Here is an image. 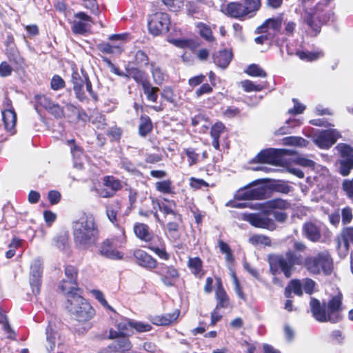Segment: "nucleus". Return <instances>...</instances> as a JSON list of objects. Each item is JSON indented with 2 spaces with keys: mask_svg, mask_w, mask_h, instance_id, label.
<instances>
[{
  "mask_svg": "<svg viewBox=\"0 0 353 353\" xmlns=\"http://www.w3.org/2000/svg\"><path fill=\"white\" fill-rule=\"evenodd\" d=\"M270 272L276 275L283 272L286 278L291 277L294 265H304L312 274L323 273L329 275L333 270V261L327 251L309 256L303 260L301 254L288 251L284 255H270L268 258Z\"/></svg>",
  "mask_w": 353,
  "mask_h": 353,
  "instance_id": "obj_1",
  "label": "nucleus"
},
{
  "mask_svg": "<svg viewBox=\"0 0 353 353\" xmlns=\"http://www.w3.org/2000/svg\"><path fill=\"white\" fill-rule=\"evenodd\" d=\"M72 234L75 246L80 250H87L96 245L99 230L94 215L83 213L72 222Z\"/></svg>",
  "mask_w": 353,
  "mask_h": 353,
  "instance_id": "obj_2",
  "label": "nucleus"
},
{
  "mask_svg": "<svg viewBox=\"0 0 353 353\" xmlns=\"http://www.w3.org/2000/svg\"><path fill=\"white\" fill-rule=\"evenodd\" d=\"M331 0H325V3L319 2L311 12H305L304 21L311 28L310 34L316 36L321 31V25L330 21L333 15L330 10H325L328 3ZM305 3L306 0H303Z\"/></svg>",
  "mask_w": 353,
  "mask_h": 353,
  "instance_id": "obj_3",
  "label": "nucleus"
},
{
  "mask_svg": "<svg viewBox=\"0 0 353 353\" xmlns=\"http://www.w3.org/2000/svg\"><path fill=\"white\" fill-rule=\"evenodd\" d=\"M68 302L67 307L79 322L87 323L95 314L94 308L80 295H73Z\"/></svg>",
  "mask_w": 353,
  "mask_h": 353,
  "instance_id": "obj_4",
  "label": "nucleus"
},
{
  "mask_svg": "<svg viewBox=\"0 0 353 353\" xmlns=\"http://www.w3.org/2000/svg\"><path fill=\"white\" fill-rule=\"evenodd\" d=\"M259 183L260 181L257 180L239 190L237 197L243 200L266 199L269 195L270 188L266 185Z\"/></svg>",
  "mask_w": 353,
  "mask_h": 353,
  "instance_id": "obj_5",
  "label": "nucleus"
},
{
  "mask_svg": "<svg viewBox=\"0 0 353 353\" xmlns=\"http://www.w3.org/2000/svg\"><path fill=\"white\" fill-rule=\"evenodd\" d=\"M170 19L165 12H156L150 16L148 23L149 32L154 36L165 33L169 30Z\"/></svg>",
  "mask_w": 353,
  "mask_h": 353,
  "instance_id": "obj_6",
  "label": "nucleus"
},
{
  "mask_svg": "<svg viewBox=\"0 0 353 353\" xmlns=\"http://www.w3.org/2000/svg\"><path fill=\"white\" fill-rule=\"evenodd\" d=\"M336 149L342 158L339 161L340 173L347 176L353 168V148L346 143H339Z\"/></svg>",
  "mask_w": 353,
  "mask_h": 353,
  "instance_id": "obj_7",
  "label": "nucleus"
},
{
  "mask_svg": "<svg viewBox=\"0 0 353 353\" xmlns=\"http://www.w3.org/2000/svg\"><path fill=\"white\" fill-rule=\"evenodd\" d=\"M2 119L6 131L13 134L15 132L17 114L10 99L6 98L1 110Z\"/></svg>",
  "mask_w": 353,
  "mask_h": 353,
  "instance_id": "obj_8",
  "label": "nucleus"
},
{
  "mask_svg": "<svg viewBox=\"0 0 353 353\" xmlns=\"http://www.w3.org/2000/svg\"><path fill=\"white\" fill-rule=\"evenodd\" d=\"M341 137L340 133L335 129L321 130L314 136V142L322 149H327L334 145Z\"/></svg>",
  "mask_w": 353,
  "mask_h": 353,
  "instance_id": "obj_9",
  "label": "nucleus"
},
{
  "mask_svg": "<svg viewBox=\"0 0 353 353\" xmlns=\"http://www.w3.org/2000/svg\"><path fill=\"white\" fill-rule=\"evenodd\" d=\"M284 21V15L280 14L276 17L266 19L263 23L257 28L256 32L259 34L268 33L274 36L281 32V27Z\"/></svg>",
  "mask_w": 353,
  "mask_h": 353,
  "instance_id": "obj_10",
  "label": "nucleus"
},
{
  "mask_svg": "<svg viewBox=\"0 0 353 353\" xmlns=\"http://www.w3.org/2000/svg\"><path fill=\"white\" fill-rule=\"evenodd\" d=\"M42 271V261L39 258L35 259L30 265V284L34 294H38L40 292Z\"/></svg>",
  "mask_w": 353,
  "mask_h": 353,
  "instance_id": "obj_11",
  "label": "nucleus"
},
{
  "mask_svg": "<svg viewBox=\"0 0 353 353\" xmlns=\"http://www.w3.org/2000/svg\"><path fill=\"white\" fill-rule=\"evenodd\" d=\"M243 219L248 221L252 226L273 230L275 228L274 221L262 214H243Z\"/></svg>",
  "mask_w": 353,
  "mask_h": 353,
  "instance_id": "obj_12",
  "label": "nucleus"
},
{
  "mask_svg": "<svg viewBox=\"0 0 353 353\" xmlns=\"http://www.w3.org/2000/svg\"><path fill=\"white\" fill-rule=\"evenodd\" d=\"M281 152L282 150L280 149H266L261 151L252 162L277 165L281 160Z\"/></svg>",
  "mask_w": 353,
  "mask_h": 353,
  "instance_id": "obj_13",
  "label": "nucleus"
},
{
  "mask_svg": "<svg viewBox=\"0 0 353 353\" xmlns=\"http://www.w3.org/2000/svg\"><path fill=\"white\" fill-rule=\"evenodd\" d=\"M336 241L340 256H346L348 253L350 244L353 243V227L346 228L343 230Z\"/></svg>",
  "mask_w": 353,
  "mask_h": 353,
  "instance_id": "obj_14",
  "label": "nucleus"
},
{
  "mask_svg": "<svg viewBox=\"0 0 353 353\" xmlns=\"http://www.w3.org/2000/svg\"><path fill=\"white\" fill-rule=\"evenodd\" d=\"M76 20L72 22V30L74 34H83L90 28L92 18L83 12L74 14Z\"/></svg>",
  "mask_w": 353,
  "mask_h": 353,
  "instance_id": "obj_15",
  "label": "nucleus"
},
{
  "mask_svg": "<svg viewBox=\"0 0 353 353\" xmlns=\"http://www.w3.org/2000/svg\"><path fill=\"white\" fill-rule=\"evenodd\" d=\"M81 76L78 72H73L72 74V82L76 97L81 101L86 99V96L83 90L84 85L87 81L88 75L83 70Z\"/></svg>",
  "mask_w": 353,
  "mask_h": 353,
  "instance_id": "obj_16",
  "label": "nucleus"
},
{
  "mask_svg": "<svg viewBox=\"0 0 353 353\" xmlns=\"http://www.w3.org/2000/svg\"><path fill=\"white\" fill-rule=\"evenodd\" d=\"M133 333L131 327V321L121 318L116 321L114 328H112L110 331V337H122L129 336Z\"/></svg>",
  "mask_w": 353,
  "mask_h": 353,
  "instance_id": "obj_17",
  "label": "nucleus"
},
{
  "mask_svg": "<svg viewBox=\"0 0 353 353\" xmlns=\"http://www.w3.org/2000/svg\"><path fill=\"white\" fill-rule=\"evenodd\" d=\"M342 294H338L332 297L327 303L328 321L336 323L341 319Z\"/></svg>",
  "mask_w": 353,
  "mask_h": 353,
  "instance_id": "obj_18",
  "label": "nucleus"
},
{
  "mask_svg": "<svg viewBox=\"0 0 353 353\" xmlns=\"http://www.w3.org/2000/svg\"><path fill=\"white\" fill-rule=\"evenodd\" d=\"M99 254L110 259H121L123 254L119 252L114 247L113 242L110 239H105L98 246Z\"/></svg>",
  "mask_w": 353,
  "mask_h": 353,
  "instance_id": "obj_19",
  "label": "nucleus"
},
{
  "mask_svg": "<svg viewBox=\"0 0 353 353\" xmlns=\"http://www.w3.org/2000/svg\"><path fill=\"white\" fill-rule=\"evenodd\" d=\"M134 256L137 263L147 270H151L157 268V261L145 251L137 249L134 251Z\"/></svg>",
  "mask_w": 353,
  "mask_h": 353,
  "instance_id": "obj_20",
  "label": "nucleus"
},
{
  "mask_svg": "<svg viewBox=\"0 0 353 353\" xmlns=\"http://www.w3.org/2000/svg\"><path fill=\"white\" fill-rule=\"evenodd\" d=\"M59 337V334L56 325L50 322L46 329V341L44 343L48 353H52L54 350Z\"/></svg>",
  "mask_w": 353,
  "mask_h": 353,
  "instance_id": "obj_21",
  "label": "nucleus"
},
{
  "mask_svg": "<svg viewBox=\"0 0 353 353\" xmlns=\"http://www.w3.org/2000/svg\"><path fill=\"white\" fill-rule=\"evenodd\" d=\"M221 11L225 15L235 19H241L245 16L242 3L231 2L221 6Z\"/></svg>",
  "mask_w": 353,
  "mask_h": 353,
  "instance_id": "obj_22",
  "label": "nucleus"
},
{
  "mask_svg": "<svg viewBox=\"0 0 353 353\" xmlns=\"http://www.w3.org/2000/svg\"><path fill=\"white\" fill-rule=\"evenodd\" d=\"M161 276V280L163 283L168 286H173L176 279L179 277L178 270L173 266H165L161 270L156 272Z\"/></svg>",
  "mask_w": 353,
  "mask_h": 353,
  "instance_id": "obj_23",
  "label": "nucleus"
},
{
  "mask_svg": "<svg viewBox=\"0 0 353 353\" xmlns=\"http://www.w3.org/2000/svg\"><path fill=\"white\" fill-rule=\"evenodd\" d=\"M310 308L315 319L319 322L328 321V312L325 305H321L319 300L312 298L310 301Z\"/></svg>",
  "mask_w": 353,
  "mask_h": 353,
  "instance_id": "obj_24",
  "label": "nucleus"
},
{
  "mask_svg": "<svg viewBox=\"0 0 353 353\" xmlns=\"http://www.w3.org/2000/svg\"><path fill=\"white\" fill-rule=\"evenodd\" d=\"M157 204L159 209L162 212L167 219H172L176 217L178 220L181 219V215L175 210V203L173 201L165 199L164 201H157Z\"/></svg>",
  "mask_w": 353,
  "mask_h": 353,
  "instance_id": "obj_25",
  "label": "nucleus"
},
{
  "mask_svg": "<svg viewBox=\"0 0 353 353\" xmlns=\"http://www.w3.org/2000/svg\"><path fill=\"white\" fill-rule=\"evenodd\" d=\"M232 58V53L228 50H223L213 54L214 63L219 68L225 69L228 67Z\"/></svg>",
  "mask_w": 353,
  "mask_h": 353,
  "instance_id": "obj_26",
  "label": "nucleus"
},
{
  "mask_svg": "<svg viewBox=\"0 0 353 353\" xmlns=\"http://www.w3.org/2000/svg\"><path fill=\"white\" fill-rule=\"evenodd\" d=\"M134 232L137 237L147 243L151 242L154 238L152 232L150 231L148 225L145 223L134 224Z\"/></svg>",
  "mask_w": 353,
  "mask_h": 353,
  "instance_id": "obj_27",
  "label": "nucleus"
},
{
  "mask_svg": "<svg viewBox=\"0 0 353 353\" xmlns=\"http://www.w3.org/2000/svg\"><path fill=\"white\" fill-rule=\"evenodd\" d=\"M217 281V287L216 290V299L217 301L216 309L219 307H227L229 304V300L228 295L223 288L221 281L220 279H216Z\"/></svg>",
  "mask_w": 353,
  "mask_h": 353,
  "instance_id": "obj_28",
  "label": "nucleus"
},
{
  "mask_svg": "<svg viewBox=\"0 0 353 353\" xmlns=\"http://www.w3.org/2000/svg\"><path fill=\"white\" fill-rule=\"evenodd\" d=\"M60 290L68 295V300L72 299L73 295H79L76 292L79 290L77 283L68 279H63L59 285Z\"/></svg>",
  "mask_w": 353,
  "mask_h": 353,
  "instance_id": "obj_29",
  "label": "nucleus"
},
{
  "mask_svg": "<svg viewBox=\"0 0 353 353\" xmlns=\"http://www.w3.org/2000/svg\"><path fill=\"white\" fill-rule=\"evenodd\" d=\"M173 221L171 219L166 225V234L168 237L174 241L179 239L180 235L179 234V224L181 223V219L178 220L176 217H173Z\"/></svg>",
  "mask_w": 353,
  "mask_h": 353,
  "instance_id": "obj_30",
  "label": "nucleus"
},
{
  "mask_svg": "<svg viewBox=\"0 0 353 353\" xmlns=\"http://www.w3.org/2000/svg\"><path fill=\"white\" fill-rule=\"evenodd\" d=\"M303 233L309 240L313 242L319 241L321 236L319 228L312 223L304 224Z\"/></svg>",
  "mask_w": 353,
  "mask_h": 353,
  "instance_id": "obj_31",
  "label": "nucleus"
},
{
  "mask_svg": "<svg viewBox=\"0 0 353 353\" xmlns=\"http://www.w3.org/2000/svg\"><path fill=\"white\" fill-rule=\"evenodd\" d=\"M179 311L175 310L172 314H165L162 316H157L153 319L152 323L157 325H168L177 319Z\"/></svg>",
  "mask_w": 353,
  "mask_h": 353,
  "instance_id": "obj_32",
  "label": "nucleus"
},
{
  "mask_svg": "<svg viewBox=\"0 0 353 353\" xmlns=\"http://www.w3.org/2000/svg\"><path fill=\"white\" fill-rule=\"evenodd\" d=\"M151 65V72L152 75V78L154 82L157 85H161L167 79L168 76L165 72L159 65H157L155 63H152Z\"/></svg>",
  "mask_w": 353,
  "mask_h": 353,
  "instance_id": "obj_33",
  "label": "nucleus"
},
{
  "mask_svg": "<svg viewBox=\"0 0 353 353\" xmlns=\"http://www.w3.org/2000/svg\"><path fill=\"white\" fill-rule=\"evenodd\" d=\"M113 339H115L113 347L117 352H124L129 350L132 347L128 336L115 337Z\"/></svg>",
  "mask_w": 353,
  "mask_h": 353,
  "instance_id": "obj_34",
  "label": "nucleus"
},
{
  "mask_svg": "<svg viewBox=\"0 0 353 353\" xmlns=\"http://www.w3.org/2000/svg\"><path fill=\"white\" fill-rule=\"evenodd\" d=\"M152 123L150 118L148 115H142L140 118L139 126V133L141 137H145L151 132Z\"/></svg>",
  "mask_w": 353,
  "mask_h": 353,
  "instance_id": "obj_35",
  "label": "nucleus"
},
{
  "mask_svg": "<svg viewBox=\"0 0 353 353\" xmlns=\"http://www.w3.org/2000/svg\"><path fill=\"white\" fill-rule=\"evenodd\" d=\"M297 56L301 59L307 61H316L323 57L324 54L321 50L317 51H298Z\"/></svg>",
  "mask_w": 353,
  "mask_h": 353,
  "instance_id": "obj_36",
  "label": "nucleus"
},
{
  "mask_svg": "<svg viewBox=\"0 0 353 353\" xmlns=\"http://www.w3.org/2000/svg\"><path fill=\"white\" fill-rule=\"evenodd\" d=\"M144 94L146 96L147 99L151 102H157L158 99V91L159 89L157 87H153L150 83H145L142 87Z\"/></svg>",
  "mask_w": 353,
  "mask_h": 353,
  "instance_id": "obj_37",
  "label": "nucleus"
},
{
  "mask_svg": "<svg viewBox=\"0 0 353 353\" xmlns=\"http://www.w3.org/2000/svg\"><path fill=\"white\" fill-rule=\"evenodd\" d=\"M103 185L109 188L114 194L121 188V181L112 176H106L103 178Z\"/></svg>",
  "mask_w": 353,
  "mask_h": 353,
  "instance_id": "obj_38",
  "label": "nucleus"
},
{
  "mask_svg": "<svg viewBox=\"0 0 353 353\" xmlns=\"http://www.w3.org/2000/svg\"><path fill=\"white\" fill-rule=\"evenodd\" d=\"M156 190L163 194H174V188L170 180L158 181L155 184Z\"/></svg>",
  "mask_w": 353,
  "mask_h": 353,
  "instance_id": "obj_39",
  "label": "nucleus"
},
{
  "mask_svg": "<svg viewBox=\"0 0 353 353\" xmlns=\"http://www.w3.org/2000/svg\"><path fill=\"white\" fill-rule=\"evenodd\" d=\"M267 206L268 208L273 210L279 209L285 210L290 208V203L286 200L276 199L268 201Z\"/></svg>",
  "mask_w": 353,
  "mask_h": 353,
  "instance_id": "obj_40",
  "label": "nucleus"
},
{
  "mask_svg": "<svg viewBox=\"0 0 353 353\" xmlns=\"http://www.w3.org/2000/svg\"><path fill=\"white\" fill-rule=\"evenodd\" d=\"M99 50L108 54H121L123 51L122 45L121 43L112 46L107 43H103L98 46Z\"/></svg>",
  "mask_w": 353,
  "mask_h": 353,
  "instance_id": "obj_41",
  "label": "nucleus"
},
{
  "mask_svg": "<svg viewBox=\"0 0 353 353\" xmlns=\"http://www.w3.org/2000/svg\"><path fill=\"white\" fill-rule=\"evenodd\" d=\"M188 266L191 270L192 273L194 275H199L202 271L203 263L200 258L194 257L190 258L188 263Z\"/></svg>",
  "mask_w": 353,
  "mask_h": 353,
  "instance_id": "obj_42",
  "label": "nucleus"
},
{
  "mask_svg": "<svg viewBox=\"0 0 353 353\" xmlns=\"http://www.w3.org/2000/svg\"><path fill=\"white\" fill-rule=\"evenodd\" d=\"M242 3L245 16L258 10L261 6L260 0H244Z\"/></svg>",
  "mask_w": 353,
  "mask_h": 353,
  "instance_id": "obj_43",
  "label": "nucleus"
},
{
  "mask_svg": "<svg viewBox=\"0 0 353 353\" xmlns=\"http://www.w3.org/2000/svg\"><path fill=\"white\" fill-rule=\"evenodd\" d=\"M249 243L253 245H270L271 240L270 239L265 235L262 234H254L249 238Z\"/></svg>",
  "mask_w": 353,
  "mask_h": 353,
  "instance_id": "obj_44",
  "label": "nucleus"
},
{
  "mask_svg": "<svg viewBox=\"0 0 353 353\" xmlns=\"http://www.w3.org/2000/svg\"><path fill=\"white\" fill-rule=\"evenodd\" d=\"M90 294L101 303V305L105 309L114 312V310L110 306L105 299L103 293L97 289L90 290Z\"/></svg>",
  "mask_w": 353,
  "mask_h": 353,
  "instance_id": "obj_45",
  "label": "nucleus"
},
{
  "mask_svg": "<svg viewBox=\"0 0 353 353\" xmlns=\"http://www.w3.org/2000/svg\"><path fill=\"white\" fill-rule=\"evenodd\" d=\"M161 96L163 99L172 104L175 105L177 103L176 95L171 87H164L161 93Z\"/></svg>",
  "mask_w": 353,
  "mask_h": 353,
  "instance_id": "obj_46",
  "label": "nucleus"
},
{
  "mask_svg": "<svg viewBox=\"0 0 353 353\" xmlns=\"http://www.w3.org/2000/svg\"><path fill=\"white\" fill-rule=\"evenodd\" d=\"M245 72L252 77H265L267 76L266 72L256 64L250 65Z\"/></svg>",
  "mask_w": 353,
  "mask_h": 353,
  "instance_id": "obj_47",
  "label": "nucleus"
},
{
  "mask_svg": "<svg viewBox=\"0 0 353 353\" xmlns=\"http://www.w3.org/2000/svg\"><path fill=\"white\" fill-rule=\"evenodd\" d=\"M283 144L285 145L305 146L307 141L301 137H288L283 139Z\"/></svg>",
  "mask_w": 353,
  "mask_h": 353,
  "instance_id": "obj_48",
  "label": "nucleus"
},
{
  "mask_svg": "<svg viewBox=\"0 0 353 353\" xmlns=\"http://www.w3.org/2000/svg\"><path fill=\"white\" fill-rule=\"evenodd\" d=\"M156 238L158 239L160 244H161L163 242L162 239L161 238H159V236H156ZM148 248L150 250H151L152 251H153L161 259H164V260H168L169 259V255L166 252L163 245H161V247H157V246L150 245Z\"/></svg>",
  "mask_w": 353,
  "mask_h": 353,
  "instance_id": "obj_49",
  "label": "nucleus"
},
{
  "mask_svg": "<svg viewBox=\"0 0 353 353\" xmlns=\"http://www.w3.org/2000/svg\"><path fill=\"white\" fill-rule=\"evenodd\" d=\"M54 245L60 250L65 251L69 247V238L68 235L63 234L54 239Z\"/></svg>",
  "mask_w": 353,
  "mask_h": 353,
  "instance_id": "obj_50",
  "label": "nucleus"
},
{
  "mask_svg": "<svg viewBox=\"0 0 353 353\" xmlns=\"http://www.w3.org/2000/svg\"><path fill=\"white\" fill-rule=\"evenodd\" d=\"M132 78L138 83H140L142 87L145 83H149L150 81L148 80L145 73L139 70H133L130 73Z\"/></svg>",
  "mask_w": 353,
  "mask_h": 353,
  "instance_id": "obj_51",
  "label": "nucleus"
},
{
  "mask_svg": "<svg viewBox=\"0 0 353 353\" xmlns=\"http://www.w3.org/2000/svg\"><path fill=\"white\" fill-rule=\"evenodd\" d=\"M241 86L245 92H259L263 90V86L261 84H255L250 80H245L241 82Z\"/></svg>",
  "mask_w": 353,
  "mask_h": 353,
  "instance_id": "obj_52",
  "label": "nucleus"
},
{
  "mask_svg": "<svg viewBox=\"0 0 353 353\" xmlns=\"http://www.w3.org/2000/svg\"><path fill=\"white\" fill-rule=\"evenodd\" d=\"M283 24L284 25L283 34L289 37H292L296 28V23L292 20L284 19Z\"/></svg>",
  "mask_w": 353,
  "mask_h": 353,
  "instance_id": "obj_53",
  "label": "nucleus"
},
{
  "mask_svg": "<svg viewBox=\"0 0 353 353\" xmlns=\"http://www.w3.org/2000/svg\"><path fill=\"white\" fill-rule=\"evenodd\" d=\"M172 12H177L183 6V0H162Z\"/></svg>",
  "mask_w": 353,
  "mask_h": 353,
  "instance_id": "obj_54",
  "label": "nucleus"
},
{
  "mask_svg": "<svg viewBox=\"0 0 353 353\" xmlns=\"http://www.w3.org/2000/svg\"><path fill=\"white\" fill-rule=\"evenodd\" d=\"M298 123L295 121L288 120L286 123L285 125H283L279 128L276 132L275 134L276 135H283L287 134L292 133V128L297 125Z\"/></svg>",
  "mask_w": 353,
  "mask_h": 353,
  "instance_id": "obj_55",
  "label": "nucleus"
},
{
  "mask_svg": "<svg viewBox=\"0 0 353 353\" xmlns=\"http://www.w3.org/2000/svg\"><path fill=\"white\" fill-rule=\"evenodd\" d=\"M131 327L132 331L134 329L139 332H148L152 328L151 325L148 323L136 321H131Z\"/></svg>",
  "mask_w": 353,
  "mask_h": 353,
  "instance_id": "obj_56",
  "label": "nucleus"
},
{
  "mask_svg": "<svg viewBox=\"0 0 353 353\" xmlns=\"http://www.w3.org/2000/svg\"><path fill=\"white\" fill-rule=\"evenodd\" d=\"M185 6L187 13L190 16H194L199 12V1H188Z\"/></svg>",
  "mask_w": 353,
  "mask_h": 353,
  "instance_id": "obj_57",
  "label": "nucleus"
},
{
  "mask_svg": "<svg viewBox=\"0 0 353 353\" xmlns=\"http://www.w3.org/2000/svg\"><path fill=\"white\" fill-rule=\"evenodd\" d=\"M199 27L200 34L203 38L208 41L213 39L212 30L208 26L201 23Z\"/></svg>",
  "mask_w": 353,
  "mask_h": 353,
  "instance_id": "obj_58",
  "label": "nucleus"
},
{
  "mask_svg": "<svg viewBox=\"0 0 353 353\" xmlns=\"http://www.w3.org/2000/svg\"><path fill=\"white\" fill-rule=\"evenodd\" d=\"M290 290L298 296H301L303 294L301 282L299 280H292L289 285Z\"/></svg>",
  "mask_w": 353,
  "mask_h": 353,
  "instance_id": "obj_59",
  "label": "nucleus"
},
{
  "mask_svg": "<svg viewBox=\"0 0 353 353\" xmlns=\"http://www.w3.org/2000/svg\"><path fill=\"white\" fill-rule=\"evenodd\" d=\"M343 190L348 198L353 200V179H346L343 183Z\"/></svg>",
  "mask_w": 353,
  "mask_h": 353,
  "instance_id": "obj_60",
  "label": "nucleus"
},
{
  "mask_svg": "<svg viewBox=\"0 0 353 353\" xmlns=\"http://www.w3.org/2000/svg\"><path fill=\"white\" fill-rule=\"evenodd\" d=\"M51 88L54 90H58L65 86L64 80L58 75H54L51 80Z\"/></svg>",
  "mask_w": 353,
  "mask_h": 353,
  "instance_id": "obj_61",
  "label": "nucleus"
},
{
  "mask_svg": "<svg viewBox=\"0 0 353 353\" xmlns=\"http://www.w3.org/2000/svg\"><path fill=\"white\" fill-rule=\"evenodd\" d=\"M172 43L181 48H192L194 47V42L190 39H174Z\"/></svg>",
  "mask_w": 353,
  "mask_h": 353,
  "instance_id": "obj_62",
  "label": "nucleus"
},
{
  "mask_svg": "<svg viewBox=\"0 0 353 353\" xmlns=\"http://www.w3.org/2000/svg\"><path fill=\"white\" fill-rule=\"evenodd\" d=\"M224 129L225 126L222 123H216L210 131L212 138H219Z\"/></svg>",
  "mask_w": 353,
  "mask_h": 353,
  "instance_id": "obj_63",
  "label": "nucleus"
},
{
  "mask_svg": "<svg viewBox=\"0 0 353 353\" xmlns=\"http://www.w3.org/2000/svg\"><path fill=\"white\" fill-rule=\"evenodd\" d=\"M302 289L309 294H311L313 292L314 288L315 285V283L313 280L310 279H305L301 282Z\"/></svg>",
  "mask_w": 353,
  "mask_h": 353,
  "instance_id": "obj_64",
  "label": "nucleus"
}]
</instances>
